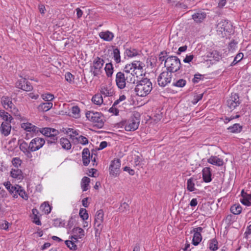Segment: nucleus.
Wrapping results in <instances>:
<instances>
[{"label":"nucleus","mask_w":251,"mask_h":251,"mask_svg":"<svg viewBox=\"0 0 251 251\" xmlns=\"http://www.w3.org/2000/svg\"><path fill=\"white\" fill-rule=\"evenodd\" d=\"M135 78L130 73L125 71L118 72L116 75L115 82L116 86L120 89H124L127 83H134Z\"/></svg>","instance_id":"f257e3e1"},{"label":"nucleus","mask_w":251,"mask_h":251,"mask_svg":"<svg viewBox=\"0 0 251 251\" xmlns=\"http://www.w3.org/2000/svg\"><path fill=\"white\" fill-rule=\"evenodd\" d=\"M152 89V84L150 79L145 78L138 81L135 88V92L139 97H146Z\"/></svg>","instance_id":"f03ea898"},{"label":"nucleus","mask_w":251,"mask_h":251,"mask_svg":"<svg viewBox=\"0 0 251 251\" xmlns=\"http://www.w3.org/2000/svg\"><path fill=\"white\" fill-rule=\"evenodd\" d=\"M144 63L140 61L135 60L130 64H126L124 69L125 71L130 73L134 77L136 75L137 77L138 75H142L143 72Z\"/></svg>","instance_id":"7ed1b4c3"},{"label":"nucleus","mask_w":251,"mask_h":251,"mask_svg":"<svg viewBox=\"0 0 251 251\" xmlns=\"http://www.w3.org/2000/svg\"><path fill=\"white\" fill-rule=\"evenodd\" d=\"M104 63L103 59L99 57L94 59L90 67V72L94 76H98L102 73Z\"/></svg>","instance_id":"20e7f679"},{"label":"nucleus","mask_w":251,"mask_h":251,"mask_svg":"<svg viewBox=\"0 0 251 251\" xmlns=\"http://www.w3.org/2000/svg\"><path fill=\"white\" fill-rule=\"evenodd\" d=\"M181 64L179 58L176 56H170L167 58L165 61V66L167 71L172 72L177 71L180 67Z\"/></svg>","instance_id":"39448f33"},{"label":"nucleus","mask_w":251,"mask_h":251,"mask_svg":"<svg viewBox=\"0 0 251 251\" xmlns=\"http://www.w3.org/2000/svg\"><path fill=\"white\" fill-rule=\"evenodd\" d=\"M104 217V212L102 210H98L95 215L94 220V229L95 230L96 236L100 235L103 227V222Z\"/></svg>","instance_id":"423d86ee"},{"label":"nucleus","mask_w":251,"mask_h":251,"mask_svg":"<svg viewBox=\"0 0 251 251\" xmlns=\"http://www.w3.org/2000/svg\"><path fill=\"white\" fill-rule=\"evenodd\" d=\"M88 120L95 124L98 127H102L103 125V117L101 113L94 111H88L86 113Z\"/></svg>","instance_id":"0eeeda50"},{"label":"nucleus","mask_w":251,"mask_h":251,"mask_svg":"<svg viewBox=\"0 0 251 251\" xmlns=\"http://www.w3.org/2000/svg\"><path fill=\"white\" fill-rule=\"evenodd\" d=\"M231 27V25L230 22L224 19H221L218 21L216 26V30L217 33L221 35L222 37L224 36V34L226 32H230V30Z\"/></svg>","instance_id":"6e6552de"},{"label":"nucleus","mask_w":251,"mask_h":251,"mask_svg":"<svg viewBox=\"0 0 251 251\" xmlns=\"http://www.w3.org/2000/svg\"><path fill=\"white\" fill-rule=\"evenodd\" d=\"M172 79V74L168 71L162 72L157 78V82L161 87H165L170 83Z\"/></svg>","instance_id":"1a4fd4ad"},{"label":"nucleus","mask_w":251,"mask_h":251,"mask_svg":"<svg viewBox=\"0 0 251 251\" xmlns=\"http://www.w3.org/2000/svg\"><path fill=\"white\" fill-rule=\"evenodd\" d=\"M121 165V163L120 159L115 158L112 160L109 168L110 175L114 177L118 176L120 173Z\"/></svg>","instance_id":"9d476101"},{"label":"nucleus","mask_w":251,"mask_h":251,"mask_svg":"<svg viewBox=\"0 0 251 251\" xmlns=\"http://www.w3.org/2000/svg\"><path fill=\"white\" fill-rule=\"evenodd\" d=\"M30 144V151H35L43 147L45 144V140L40 137H36L31 140Z\"/></svg>","instance_id":"9b49d317"},{"label":"nucleus","mask_w":251,"mask_h":251,"mask_svg":"<svg viewBox=\"0 0 251 251\" xmlns=\"http://www.w3.org/2000/svg\"><path fill=\"white\" fill-rule=\"evenodd\" d=\"M1 102L3 107L6 110H9L12 113L16 114L17 109L15 108L12 101V99L8 97H3L1 100Z\"/></svg>","instance_id":"f8f14e48"},{"label":"nucleus","mask_w":251,"mask_h":251,"mask_svg":"<svg viewBox=\"0 0 251 251\" xmlns=\"http://www.w3.org/2000/svg\"><path fill=\"white\" fill-rule=\"evenodd\" d=\"M139 120L135 117H132L128 120L125 125V130L128 131H134L139 126Z\"/></svg>","instance_id":"ddd939ff"},{"label":"nucleus","mask_w":251,"mask_h":251,"mask_svg":"<svg viewBox=\"0 0 251 251\" xmlns=\"http://www.w3.org/2000/svg\"><path fill=\"white\" fill-rule=\"evenodd\" d=\"M239 104V98L236 93L231 94L226 101L227 106L231 110L235 108Z\"/></svg>","instance_id":"4468645a"},{"label":"nucleus","mask_w":251,"mask_h":251,"mask_svg":"<svg viewBox=\"0 0 251 251\" xmlns=\"http://www.w3.org/2000/svg\"><path fill=\"white\" fill-rule=\"evenodd\" d=\"M203 228L201 227H198L193 229L191 232L194 233L192 239V244L194 246L198 245L201 241L202 236L201 233L202 231Z\"/></svg>","instance_id":"2eb2a0df"},{"label":"nucleus","mask_w":251,"mask_h":251,"mask_svg":"<svg viewBox=\"0 0 251 251\" xmlns=\"http://www.w3.org/2000/svg\"><path fill=\"white\" fill-rule=\"evenodd\" d=\"M16 86L18 88L22 89L25 91H30L33 88L30 83L24 78H21L17 81L16 83Z\"/></svg>","instance_id":"dca6fc26"},{"label":"nucleus","mask_w":251,"mask_h":251,"mask_svg":"<svg viewBox=\"0 0 251 251\" xmlns=\"http://www.w3.org/2000/svg\"><path fill=\"white\" fill-rule=\"evenodd\" d=\"M63 131L65 133L68 134L70 136V139H72L74 142L76 140L75 138L77 137L76 136L79 135V131L78 130L68 127L63 128Z\"/></svg>","instance_id":"f3484780"},{"label":"nucleus","mask_w":251,"mask_h":251,"mask_svg":"<svg viewBox=\"0 0 251 251\" xmlns=\"http://www.w3.org/2000/svg\"><path fill=\"white\" fill-rule=\"evenodd\" d=\"M11 129V123L3 122L0 127V131L4 136H7L10 133Z\"/></svg>","instance_id":"a211bd4d"},{"label":"nucleus","mask_w":251,"mask_h":251,"mask_svg":"<svg viewBox=\"0 0 251 251\" xmlns=\"http://www.w3.org/2000/svg\"><path fill=\"white\" fill-rule=\"evenodd\" d=\"M241 195L242 199H240V202L247 206H251V194H249L242 190Z\"/></svg>","instance_id":"6ab92c4d"},{"label":"nucleus","mask_w":251,"mask_h":251,"mask_svg":"<svg viewBox=\"0 0 251 251\" xmlns=\"http://www.w3.org/2000/svg\"><path fill=\"white\" fill-rule=\"evenodd\" d=\"M39 131H40L42 134L48 137L52 135H57L59 134L58 130L54 128L50 127L42 128L39 130Z\"/></svg>","instance_id":"aec40b11"},{"label":"nucleus","mask_w":251,"mask_h":251,"mask_svg":"<svg viewBox=\"0 0 251 251\" xmlns=\"http://www.w3.org/2000/svg\"><path fill=\"white\" fill-rule=\"evenodd\" d=\"M21 126L22 128L27 132L36 133L39 131L38 127L28 122L23 123Z\"/></svg>","instance_id":"412c9836"},{"label":"nucleus","mask_w":251,"mask_h":251,"mask_svg":"<svg viewBox=\"0 0 251 251\" xmlns=\"http://www.w3.org/2000/svg\"><path fill=\"white\" fill-rule=\"evenodd\" d=\"M202 179L205 182L208 183L212 180L211 169L210 167H205L202 170Z\"/></svg>","instance_id":"4be33fe9"},{"label":"nucleus","mask_w":251,"mask_h":251,"mask_svg":"<svg viewBox=\"0 0 251 251\" xmlns=\"http://www.w3.org/2000/svg\"><path fill=\"white\" fill-rule=\"evenodd\" d=\"M99 36L105 41L110 42L113 39L114 34L112 32L106 30L100 32Z\"/></svg>","instance_id":"5701e85b"},{"label":"nucleus","mask_w":251,"mask_h":251,"mask_svg":"<svg viewBox=\"0 0 251 251\" xmlns=\"http://www.w3.org/2000/svg\"><path fill=\"white\" fill-rule=\"evenodd\" d=\"M207 162L213 165L221 167L224 164L223 159L219 158L218 156H211L208 159Z\"/></svg>","instance_id":"b1692460"},{"label":"nucleus","mask_w":251,"mask_h":251,"mask_svg":"<svg viewBox=\"0 0 251 251\" xmlns=\"http://www.w3.org/2000/svg\"><path fill=\"white\" fill-rule=\"evenodd\" d=\"M3 185L5 187L6 189L11 194L14 193H17L18 189L20 188V186L19 185H12L10 181H6L3 183Z\"/></svg>","instance_id":"393cba45"},{"label":"nucleus","mask_w":251,"mask_h":251,"mask_svg":"<svg viewBox=\"0 0 251 251\" xmlns=\"http://www.w3.org/2000/svg\"><path fill=\"white\" fill-rule=\"evenodd\" d=\"M206 14L204 12L200 11L192 15V19L196 23H201L205 19Z\"/></svg>","instance_id":"a878e982"},{"label":"nucleus","mask_w":251,"mask_h":251,"mask_svg":"<svg viewBox=\"0 0 251 251\" xmlns=\"http://www.w3.org/2000/svg\"><path fill=\"white\" fill-rule=\"evenodd\" d=\"M10 176L18 180H22L24 178L22 171L18 168L12 169L10 172Z\"/></svg>","instance_id":"bb28decb"},{"label":"nucleus","mask_w":251,"mask_h":251,"mask_svg":"<svg viewBox=\"0 0 251 251\" xmlns=\"http://www.w3.org/2000/svg\"><path fill=\"white\" fill-rule=\"evenodd\" d=\"M243 127L239 124H234L227 128V130L232 133H239L242 130Z\"/></svg>","instance_id":"cd10ccee"},{"label":"nucleus","mask_w":251,"mask_h":251,"mask_svg":"<svg viewBox=\"0 0 251 251\" xmlns=\"http://www.w3.org/2000/svg\"><path fill=\"white\" fill-rule=\"evenodd\" d=\"M82 161L83 164L85 166H87L90 163V151L87 148H85L83 150Z\"/></svg>","instance_id":"c85d7f7f"},{"label":"nucleus","mask_w":251,"mask_h":251,"mask_svg":"<svg viewBox=\"0 0 251 251\" xmlns=\"http://www.w3.org/2000/svg\"><path fill=\"white\" fill-rule=\"evenodd\" d=\"M101 94L104 96V97H110L114 94V90L107 86H104L101 87L100 90Z\"/></svg>","instance_id":"c756f323"},{"label":"nucleus","mask_w":251,"mask_h":251,"mask_svg":"<svg viewBox=\"0 0 251 251\" xmlns=\"http://www.w3.org/2000/svg\"><path fill=\"white\" fill-rule=\"evenodd\" d=\"M196 180L195 178L192 177L189 178L187 181V189L189 192H193L196 190L195 186V182Z\"/></svg>","instance_id":"7c9ffc66"},{"label":"nucleus","mask_w":251,"mask_h":251,"mask_svg":"<svg viewBox=\"0 0 251 251\" xmlns=\"http://www.w3.org/2000/svg\"><path fill=\"white\" fill-rule=\"evenodd\" d=\"M90 182V179L87 177H83L81 181V187L83 191H86L89 188V183Z\"/></svg>","instance_id":"2f4dec72"},{"label":"nucleus","mask_w":251,"mask_h":251,"mask_svg":"<svg viewBox=\"0 0 251 251\" xmlns=\"http://www.w3.org/2000/svg\"><path fill=\"white\" fill-rule=\"evenodd\" d=\"M60 144L62 148L65 150H69L71 149L72 145L70 141L65 138H61L60 139Z\"/></svg>","instance_id":"473e14b6"},{"label":"nucleus","mask_w":251,"mask_h":251,"mask_svg":"<svg viewBox=\"0 0 251 251\" xmlns=\"http://www.w3.org/2000/svg\"><path fill=\"white\" fill-rule=\"evenodd\" d=\"M113 58L114 61L117 64H119L121 62V55L120 51L118 48H115L113 50L112 52Z\"/></svg>","instance_id":"72a5a7b5"},{"label":"nucleus","mask_w":251,"mask_h":251,"mask_svg":"<svg viewBox=\"0 0 251 251\" xmlns=\"http://www.w3.org/2000/svg\"><path fill=\"white\" fill-rule=\"evenodd\" d=\"M0 117L4 121L3 122H7V123H11V121L13 119L12 116L3 110H0Z\"/></svg>","instance_id":"f704fd0d"},{"label":"nucleus","mask_w":251,"mask_h":251,"mask_svg":"<svg viewBox=\"0 0 251 251\" xmlns=\"http://www.w3.org/2000/svg\"><path fill=\"white\" fill-rule=\"evenodd\" d=\"M208 248L211 251H215L218 249V243L216 238H213L208 241Z\"/></svg>","instance_id":"c9c22d12"},{"label":"nucleus","mask_w":251,"mask_h":251,"mask_svg":"<svg viewBox=\"0 0 251 251\" xmlns=\"http://www.w3.org/2000/svg\"><path fill=\"white\" fill-rule=\"evenodd\" d=\"M105 73L108 77H111L114 72V67L111 63H106L104 68Z\"/></svg>","instance_id":"e433bc0d"},{"label":"nucleus","mask_w":251,"mask_h":251,"mask_svg":"<svg viewBox=\"0 0 251 251\" xmlns=\"http://www.w3.org/2000/svg\"><path fill=\"white\" fill-rule=\"evenodd\" d=\"M52 105V103L51 102H44L40 104L38 108L40 110L46 112L51 109Z\"/></svg>","instance_id":"4c0bfd02"},{"label":"nucleus","mask_w":251,"mask_h":251,"mask_svg":"<svg viewBox=\"0 0 251 251\" xmlns=\"http://www.w3.org/2000/svg\"><path fill=\"white\" fill-rule=\"evenodd\" d=\"M73 235L78 237L79 238H81L84 236V231L80 227H75L73 229Z\"/></svg>","instance_id":"58836bf2"},{"label":"nucleus","mask_w":251,"mask_h":251,"mask_svg":"<svg viewBox=\"0 0 251 251\" xmlns=\"http://www.w3.org/2000/svg\"><path fill=\"white\" fill-rule=\"evenodd\" d=\"M80 109L77 106H73L70 111V116L75 118L80 117Z\"/></svg>","instance_id":"ea45409f"},{"label":"nucleus","mask_w":251,"mask_h":251,"mask_svg":"<svg viewBox=\"0 0 251 251\" xmlns=\"http://www.w3.org/2000/svg\"><path fill=\"white\" fill-rule=\"evenodd\" d=\"M92 101L97 105H100L103 103V98L100 94H96L92 99Z\"/></svg>","instance_id":"a19ab883"},{"label":"nucleus","mask_w":251,"mask_h":251,"mask_svg":"<svg viewBox=\"0 0 251 251\" xmlns=\"http://www.w3.org/2000/svg\"><path fill=\"white\" fill-rule=\"evenodd\" d=\"M125 55L129 57H133L138 55V51L134 49H127L125 51Z\"/></svg>","instance_id":"79ce46f5"},{"label":"nucleus","mask_w":251,"mask_h":251,"mask_svg":"<svg viewBox=\"0 0 251 251\" xmlns=\"http://www.w3.org/2000/svg\"><path fill=\"white\" fill-rule=\"evenodd\" d=\"M242 208L239 204H234L230 208L231 212L235 215H238L241 213Z\"/></svg>","instance_id":"37998d69"},{"label":"nucleus","mask_w":251,"mask_h":251,"mask_svg":"<svg viewBox=\"0 0 251 251\" xmlns=\"http://www.w3.org/2000/svg\"><path fill=\"white\" fill-rule=\"evenodd\" d=\"M75 139L76 140L75 141H74V143L75 144L80 143L83 145H85L88 144V140L87 138L82 135L79 136Z\"/></svg>","instance_id":"c03bdc74"},{"label":"nucleus","mask_w":251,"mask_h":251,"mask_svg":"<svg viewBox=\"0 0 251 251\" xmlns=\"http://www.w3.org/2000/svg\"><path fill=\"white\" fill-rule=\"evenodd\" d=\"M20 149L23 152L27 150L30 151V144H27L25 141H22L20 145Z\"/></svg>","instance_id":"a18cd8bd"},{"label":"nucleus","mask_w":251,"mask_h":251,"mask_svg":"<svg viewBox=\"0 0 251 251\" xmlns=\"http://www.w3.org/2000/svg\"><path fill=\"white\" fill-rule=\"evenodd\" d=\"M40 208L44 211L45 214H49L51 211V208L49 204L47 202H44L40 206Z\"/></svg>","instance_id":"49530a36"},{"label":"nucleus","mask_w":251,"mask_h":251,"mask_svg":"<svg viewBox=\"0 0 251 251\" xmlns=\"http://www.w3.org/2000/svg\"><path fill=\"white\" fill-rule=\"evenodd\" d=\"M18 195L22 198L23 199L25 200H27L28 199V196L27 194L26 193L24 189L20 186V188L18 189V191L17 192Z\"/></svg>","instance_id":"de8ad7c7"},{"label":"nucleus","mask_w":251,"mask_h":251,"mask_svg":"<svg viewBox=\"0 0 251 251\" xmlns=\"http://www.w3.org/2000/svg\"><path fill=\"white\" fill-rule=\"evenodd\" d=\"M79 215L83 221L88 219L89 217L87 210L84 208H80Z\"/></svg>","instance_id":"09e8293b"},{"label":"nucleus","mask_w":251,"mask_h":251,"mask_svg":"<svg viewBox=\"0 0 251 251\" xmlns=\"http://www.w3.org/2000/svg\"><path fill=\"white\" fill-rule=\"evenodd\" d=\"M186 84V81L183 79H180L175 82H173V85L177 87H183Z\"/></svg>","instance_id":"8fccbe9b"},{"label":"nucleus","mask_w":251,"mask_h":251,"mask_svg":"<svg viewBox=\"0 0 251 251\" xmlns=\"http://www.w3.org/2000/svg\"><path fill=\"white\" fill-rule=\"evenodd\" d=\"M65 244L67 246L72 250H75L77 249V246L75 244L73 241H72L71 240L65 241Z\"/></svg>","instance_id":"3c124183"},{"label":"nucleus","mask_w":251,"mask_h":251,"mask_svg":"<svg viewBox=\"0 0 251 251\" xmlns=\"http://www.w3.org/2000/svg\"><path fill=\"white\" fill-rule=\"evenodd\" d=\"M42 98L44 100L50 102L54 99V96L51 94H45L42 95Z\"/></svg>","instance_id":"603ef678"},{"label":"nucleus","mask_w":251,"mask_h":251,"mask_svg":"<svg viewBox=\"0 0 251 251\" xmlns=\"http://www.w3.org/2000/svg\"><path fill=\"white\" fill-rule=\"evenodd\" d=\"M244 54L242 53H238L235 57L234 60L233 61L232 64L235 65L239 62L243 58Z\"/></svg>","instance_id":"864d4df0"},{"label":"nucleus","mask_w":251,"mask_h":251,"mask_svg":"<svg viewBox=\"0 0 251 251\" xmlns=\"http://www.w3.org/2000/svg\"><path fill=\"white\" fill-rule=\"evenodd\" d=\"M49 139L47 140V144L48 145L55 144L57 140V135H52L49 137Z\"/></svg>","instance_id":"5fc2aeb1"},{"label":"nucleus","mask_w":251,"mask_h":251,"mask_svg":"<svg viewBox=\"0 0 251 251\" xmlns=\"http://www.w3.org/2000/svg\"><path fill=\"white\" fill-rule=\"evenodd\" d=\"M12 163L15 167L18 168L21 166L22 160L19 157H15L13 158Z\"/></svg>","instance_id":"6e6d98bb"},{"label":"nucleus","mask_w":251,"mask_h":251,"mask_svg":"<svg viewBox=\"0 0 251 251\" xmlns=\"http://www.w3.org/2000/svg\"><path fill=\"white\" fill-rule=\"evenodd\" d=\"M143 161L142 158L139 155H135L134 157V166H139Z\"/></svg>","instance_id":"4d7b16f0"},{"label":"nucleus","mask_w":251,"mask_h":251,"mask_svg":"<svg viewBox=\"0 0 251 251\" xmlns=\"http://www.w3.org/2000/svg\"><path fill=\"white\" fill-rule=\"evenodd\" d=\"M65 79L69 83L72 82L74 79V75L69 72H67L65 74Z\"/></svg>","instance_id":"13d9d810"},{"label":"nucleus","mask_w":251,"mask_h":251,"mask_svg":"<svg viewBox=\"0 0 251 251\" xmlns=\"http://www.w3.org/2000/svg\"><path fill=\"white\" fill-rule=\"evenodd\" d=\"M53 225L56 227L64 226L65 223L61 219H56L54 221Z\"/></svg>","instance_id":"bf43d9fd"},{"label":"nucleus","mask_w":251,"mask_h":251,"mask_svg":"<svg viewBox=\"0 0 251 251\" xmlns=\"http://www.w3.org/2000/svg\"><path fill=\"white\" fill-rule=\"evenodd\" d=\"M128 204L126 202H124L121 204V206L119 207V210L121 212H124L128 209Z\"/></svg>","instance_id":"052dcab7"},{"label":"nucleus","mask_w":251,"mask_h":251,"mask_svg":"<svg viewBox=\"0 0 251 251\" xmlns=\"http://www.w3.org/2000/svg\"><path fill=\"white\" fill-rule=\"evenodd\" d=\"M202 97H203V94H201L199 95H195L194 96V98L192 101V103L194 104H196V103H197L199 101H200L201 100V99L202 98Z\"/></svg>","instance_id":"680f3d73"},{"label":"nucleus","mask_w":251,"mask_h":251,"mask_svg":"<svg viewBox=\"0 0 251 251\" xmlns=\"http://www.w3.org/2000/svg\"><path fill=\"white\" fill-rule=\"evenodd\" d=\"M32 219H33V222L34 223H35L37 225H41V221L40 220L39 217H38V215L33 216Z\"/></svg>","instance_id":"e2e57ef3"},{"label":"nucleus","mask_w":251,"mask_h":251,"mask_svg":"<svg viewBox=\"0 0 251 251\" xmlns=\"http://www.w3.org/2000/svg\"><path fill=\"white\" fill-rule=\"evenodd\" d=\"M124 171L127 172L130 175L133 176L135 174L134 170L130 169L129 167L126 166L124 168Z\"/></svg>","instance_id":"0e129e2a"},{"label":"nucleus","mask_w":251,"mask_h":251,"mask_svg":"<svg viewBox=\"0 0 251 251\" xmlns=\"http://www.w3.org/2000/svg\"><path fill=\"white\" fill-rule=\"evenodd\" d=\"M193 55H186L185 58L183 59V61L185 63H189L193 60Z\"/></svg>","instance_id":"69168bd1"},{"label":"nucleus","mask_w":251,"mask_h":251,"mask_svg":"<svg viewBox=\"0 0 251 251\" xmlns=\"http://www.w3.org/2000/svg\"><path fill=\"white\" fill-rule=\"evenodd\" d=\"M109 111L110 112L113 113L115 115H117L119 113L118 109L116 108V106H114L113 105H112V107L109 109Z\"/></svg>","instance_id":"338daca9"},{"label":"nucleus","mask_w":251,"mask_h":251,"mask_svg":"<svg viewBox=\"0 0 251 251\" xmlns=\"http://www.w3.org/2000/svg\"><path fill=\"white\" fill-rule=\"evenodd\" d=\"M39 10L41 14H44L45 13V11H46V9L45 8V7L43 4H40L38 6Z\"/></svg>","instance_id":"774afa93"}]
</instances>
